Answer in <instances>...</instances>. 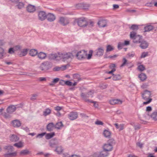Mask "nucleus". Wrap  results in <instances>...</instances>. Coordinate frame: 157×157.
<instances>
[{"instance_id": "f257e3e1", "label": "nucleus", "mask_w": 157, "mask_h": 157, "mask_svg": "<svg viewBox=\"0 0 157 157\" xmlns=\"http://www.w3.org/2000/svg\"><path fill=\"white\" fill-rule=\"evenodd\" d=\"M93 53V51L90 50L89 52V53L87 55L86 51L82 50L77 52L76 56L77 59L79 60L84 59L86 57L88 59H90L92 57Z\"/></svg>"}, {"instance_id": "f03ea898", "label": "nucleus", "mask_w": 157, "mask_h": 157, "mask_svg": "<svg viewBox=\"0 0 157 157\" xmlns=\"http://www.w3.org/2000/svg\"><path fill=\"white\" fill-rule=\"evenodd\" d=\"M77 25L81 28L86 27L88 25V22L86 19L84 17L78 18L75 20Z\"/></svg>"}, {"instance_id": "7ed1b4c3", "label": "nucleus", "mask_w": 157, "mask_h": 157, "mask_svg": "<svg viewBox=\"0 0 157 157\" xmlns=\"http://www.w3.org/2000/svg\"><path fill=\"white\" fill-rule=\"evenodd\" d=\"M74 57L72 53L70 52L59 53V57L60 60H62L63 61H67L70 59H72Z\"/></svg>"}, {"instance_id": "20e7f679", "label": "nucleus", "mask_w": 157, "mask_h": 157, "mask_svg": "<svg viewBox=\"0 0 157 157\" xmlns=\"http://www.w3.org/2000/svg\"><path fill=\"white\" fill-rule=\"evenodd\" d=\"M5 148L8 150V152L4 154V155L5 157H14L15 156L17 155V153L16 152H10V150H12L13 149V147L12 146H7L5 147Z\"/></svg>"}, {"instance_id": "39448f33", "label": "nucleus", "mask_w": 157, "mask_h": 157, "mask_svg": "<svg viewBox=\"0 0 157 157\" xmlns=\"http://www.w3.org/2000/svg\"><path fill=\"white\" fill-rule=\"evenodd\" d=\"M51 67V63L50 62L46 61L42 63L39 67V68L41 71L45 72Z\"/></svg>"}, {"instance_id": "423d86ee", "label": "nucleus", "mask_w": 157, "mask_h": 157, "mask_svg": "<svg viewBox=\"0 0 157 157\" xmlns=\"http://www.w3.org/2000/svg\"><path fill=\"white\" fill-rule=\"evenodd\" d=\"M103 150L101 151H103L108 155V152L111 151L113 148V146L111 143H107L104 144L102 146Z\"/></svg>"}, {"instance_id": "0eeeda50", "label": "nucleus", "mask_w": 157, "mask_h": 157, "mask_svg": "<svg viewBox=\"0 0 157 157\" xmlns=\"http://www.w3.org/2000/svg\"><path fill=\"white\" fill-rule=\"evenodd\" d=\"M47 13L45 11H40L38 13V19L41 21H43L46 19Z\"/></svg>"}, {"instance_id": "6e6552de", "label": "nucleus", "mask_w": 157, "mask_h": 157, "mask_svg": "<svg viewBox=\"0 0 157 157\" xmlns=\"http://www.w3.org/2000/svg\"><path fill=\"white\" fill-rule=\"evenodd\" d=\"M143 98L144 100H147L151 98V93L149 91L147 90L145 91L142 94Z\"/></svg>"}, {"instance_id": "1a4fd4ad", "label": "nucleus", "mask_w": 157, "mask_h": 157, "mask_svg": "<svg viewBox=\"0 0 157 157\" xmlns=\"http://www.w3.org/2000/svg\"><path fill=\"white\" fill-rule=\"evenodd\" d=\"M59 22L63 25H66L69 23V21L66 18L63 17H60Z\"/></svg>"}, {"instance_id": "9d476101", "label": "nucleus", "mask_w": 157, "mask_h": 157, "mask_svg": "<svg viewBox=\"0 0 157 157\" xmlns=\"http://www.w3.org/2000/svg\"><path fill=\"white\" fill-rule=\"evenodd\" d=\"M69 119L71 121H73L76 119L78 117L77 113L76 112H71L68 115Z\"/></svg>"}, {"instance_id": "9b49d317", "label": "nucleus", "mask_w": 157, "mask_h": 157, "mask_svg": "<svg viewBox=\"0 0 157 157\" xmlns=\"http://www.w3.org/2000/svg\"><path fill=\"white\" fill-rule=\"evenodd\" d=\"M111 132L108 129H104L103 132V135L105 138H110L111 137Z\"/></svg>"}, {"instance_id": "f8f14e48", "label": "nucleus", "mask_w": 157, "mask_h": 157, "mask_svg": "<svg viewBox=\"0 0 157 157\" xmlns=\"http://www.w3.org/2000/svg\"><path fill=\"white\" fill-rule=\"evenodd\" d=\"M81 97L84 99L86 101L92 102L94 104V106L96 108H97L98 106V104H97L96 102L95 101H90L88 99L86 98V96L85 95V94L83 93H82L81 94Z\"/></svg>"}, {"instance_id": "ddd939ff", "label": "nucleus", "mask_w": 157, "mask_h": 157, "mask_svg": "<svg viewBox=\"0 0 157 157\" xmlns=\"http://www.w3.org/2000/svg\"><path fill=\"white\" fill-rule=\"evenodd\" d=\"M46 17V19L49 21H53L56 19L55 16L52 13H49L47 14Z\"/></svg>"}, {"instance_id": "4468645a", "label": "nucleus", "mask_w": 157, "mask_h": 157, "mask_svg": "<svg viewBox=\"0 0 157 157\" xmlns=\"http://www.w3.org/2000/svg\"><path fill=\"white\" fill-rule=\"evenodd\" d=\"M107 156V153L103 151H100L98 153H94L93 155V157H106Z\"/></svg>"}, {"instance_id": "2eb2a0df", "label": "nucleus", "mask_w": 157, "mask_h": 157, "mask_svg": "<svg viewBox=\"0 0 157 157\" xmlns=\"http://www.w3.org/2000/svg\"><path fill=\"white\" fill-rule=\"evenodd\" d=\"M76 6L78 8H82L84 9H88L90 6L89 4L84 3H79L76 5Z\"/></svg>"}, {"instance_id": "dca6fc26", "label": "nucleus", "mask_w": 157, "mask_h": 157, "mask_svg": "<svg viewBox=\"0 0 157 157\" xmlns=\"http://www.w3.org/2000/svg\"><path fill=\"white\" fill-rule=\"evenodd\" d=\"M11 124L14 127L18 128L21 126V123L19 120H15L12 121Z\"/></svg>"}, {"instance_id": "f3484780", "label": "nucleus", "mask_w": 157, "mask_h": 157, "mask_svg": "<svg viewBox=\"0 0 157 157\" xmlns=\"http://www.w3.org/2000/svg\"><path fill=\"white\" fill-rule=\"evenodd\" d=\"M59 53H52L50 54L49 56V58L50 59H56V60H59L60 59L59 57Z\"/></svg>"}, {"instance_id": "a211bd4d", "label": "nucleus", "mask_w": 157, "mask_h": 157, "mask_svg": "<svg viewBox=\"0 0 157 157\" xmlns=\"http://www.w3.org/2000/svg\"><path fill=\"white\" fill-rule=\"evenodd\" d=\"M109 103L111 105H114L117 104H121L122 101L119 99H111L109 101Z\"/></svg>"}, {"instance_id": "6ab92c4d", "label": "nucleus", "mask_w": 157, "mask_h": 157, "mask_svg": "<svg viewBox=\"0 0 157 157\" xmlns=\"http://www.w3.org/2000/svg\"><path fill=\"white\" fill-rule=\"evenodd\" d=\"M104 50L103 48L100 47L96 51L95 55L98 56H100L103 55Z\"/></svg>"}, {"instance_id": "aec40b11", "label": "nucleus", "mask_w": 157, "mask_h": 157, "mask_svg": "<svg viewBox=\"0 0 157 157\" xmlns=\"http://www.w3.org/2000/svg\"><path fill=\"white\" fill-rule=\"evenodd\" d=\"M16 109V107L14 105L9 106L7 108L6 111L9 113H12L14 112Z\"/></svg>"}, {"instance_id": "412c9836", "label": "nucleus", "mask_w": 157, "mask_h": 157, "mask_svg": "<svg viewBox=\"0 0 157 157\" xmlns=\"http://www.w3.org/2000/svg\"><path fill=\"white\" fill-rule=\"evenodd\" d=\"M27 10L28 12L32 13L34 12L36 10L35 6L31 4H29L26 7Z\"/></svg>"}, {"instance_id": "4be33fe9", "label": "nucleus", "mask_w": 157, "mask_h": 157, "mask_svg": "<svg viewBox=\"0 0 157 157\" xmlns=\"http://www.w3.org/2000/svg\"><path fill=\"white\" fill-rule=\"evenodd\" d=\"M130 37L131 38L133 39L134 40L135 39H139L140 40V36L139 35H137L136 33L134 32H132L130 33Z\"/></svg>"}, {"instance_id": "5701e85b", "label": "nucleus", "mask_w": 157, "mask_h": 157, "mask_svg": "<svg viewBox=\"0 0 157 157\" xmlns=\"http://www.w3.org/2000/svg\"><path fill=\"white\" fill-rule=\"evenodd\" d=\"M98 24L99 27H103L106 26V22L104 20H99L98 23Z\"/></svg>"}, {"instance_id": "b1692460", "label": "nucleus", "mask_w": 157, "mask_h": 157, "mask_svg": "<svg viewBox=\"0 0 157 157\" xmlns=\"http://www.w3.org/2000/svg\"><path fill=\"white\" fill-rule=\"evenodd\" d=\"M37 55L38 58L40 59H45L47 56L46 53L43 52H40L38 53Z\"/></svg>"}, {"instance_id": "393cba45", "label": "nucleus", "mask_w": 157, "mask_h": 157, "mask_svg": "<svg viewBox=\"0 0 157 157\" xmlns=\"http://www.w3.org/2000/svg\"><path fill=\"white\" fill-rule=\"evenodd\" d=\"M51 109L49 108H46L43 112V115L46 117L50 115L51 113Z\"/></svg>"}, {"instance_id": "a878e982", "label": "nucleus", "mask_w": 157, "mask_h": 157, "mask_svg": "<svg viewBox=\"0 0 157 157\" xmlns=\"http://www.w3.org/2000/svg\"><path fill=\"white\" fill-rule=\"evenodd\" d=\"M46 127L48 130L51 131L52 130L53 128H55V124L51 122L48 124L47 125Z\"/></svg>"}, {"instance_id": "bb28decb", "label": "nucleus", "mask_w": 157, "mask_h": 157, "mask_svg": "<svg viewBox=\"0 0 157 157\" xmlns=\"http://www.w3.org/2000/svg\"><path fill=\"white\" fill-rule=\"evenodd\" d=\"M30 153V151L28 150L25 149L21 151L19 153V154L21 156H24L29 154Z\"/></svg>"}, {"instance_id": "cd10ccee", "label": "nucleus", "mask_w": 157, "mask_h": 157, "mask_svg": "<svg viewBox=\"0 0 157 157\" xmlns=\"http://www.w3.org/2000/svg\"><path fill=\"white\" fill-rule=\"evenodd\" d=\"M140 44V47L142 49L146 48L148 47V44L145 41L143 40Z\"/></svg>"}, {"instance_id": "c85d7f7f", "label": "nucleus", "mask_w": 157, "mask_h": 157, "mask_svg": "<svg viewBox=\"0 0 157 157\" xmlns=\"http://www.w3.org/2000/svg\"><path fill=\"white\" fill-rule=\"evenodd\" d=\"M154 29L153 26L151 25H147L144 27V32H149L152 30Z\"/></svg>"}, {"instance_id": "c756f323", "label": "nucleus", "mask_w": 157, "mask_h": 157, "mask_svg": "<svg viewBox=\"0 0 157 157\" xmlns=\"http://www.w3.org/2000/svg\"><path fill=\"white\" fill-rule=\"evenodd\" d=\"M58 144V142L57 140L55 139L52 140L50 142V146L52 147H54Z\"/></svg>"}, {"instance_id": "7c9ffc66", "label": "nucleus", "mask_w": 157, "mask_h": 157, "mask_svg": "<svg viewBox=\"0 0 157 157\" xmlns=\"http://www.w3.org/2000/svg\"><path fill=\"white\" fill-rule=\"evenodd\" d=\"M38 54L37 51L35 49H32L29 51V54L32 56H34Z\"/></svg>"}, {"instance_id": "2f4dec72", "label": "nucleus", "mask_w": 157, "mask_h": 157, "mask_svg": "<svg viewBox=\"0 0 157 157\" xmlns=\"http://www.w3.org/2000/svg\"><path fill=\"white\" fill-rule=\"evenodd\" d=\"M55 151H56L57 154H60L63 153V149L61 146H59L56 148Z\"/></svg>"}, {"instance_id": "473e14b6", "label": "nucleus", "mask_w": 157, "mask_h": 157, "mask_svg": "<svg viewBox=\"0 0 157 157\" xmlns=\"http://www.w3.org/2000/svg\"><path fill=\"white\" fill-rule=\"evenodd\" d=\"M10 140L11 141L16 142L19 140V138L17 136L13 135L10 137Z\"/></svg>"}, {"instance_id": "72a5a7b5", "label": "nucleus", "mask_w": 157, "mask_h": 157, "mask_svg": "<svg viewBox=\"0 0 157 157\" xmlns=\"http://www.w3.org/2000/svg\"><path fill=\"white\" fill-rule=\"evenodd\" d=\"M28 50V49L27 48L23 49L19 54V56L20 57H22L25 56L27 54Z\"/></svg>"}, {"instance_id": "f704fd0d", "label": "nucleus", "mask_w": 157, "mask_h": 157, "mask_svg": "<svg viewBox=\"0 0 157 157\" xmlns=\"http://www.w3.org/2000/svg\"><path fill=\"white\" fill-rule=\"evenodd\" d=\"M94 91L93 90H89L86 94V98H87V97H93V95L94 94Z\"/></svg>"}, {"instance_id": "c9c22d12", "label": "nucleus", "mask_w": 157, "mask_h": 157, "mask_svg": "<svg viewBox=\"0 0 157 157\" xmlns=\"http://www.w3.org/2000/svg\"><path fill=\"white\" fill-rule=\"evenodd\" d=\"M16 6L18 9H21L24 7L25 4L22 2H20L17 4Z\"/></svg>"}, {"instance_id": "e433bc0d", "label": "nucleus", "mask_w": 157, "mask_h": 157, "mask_svg": "<svg viewBox=\"0 0 157 157\" xmlns=\"http://www.w3.org/2000/svg\"><path fill=\"white\" fill-rule=\"evenodd\" d=\"M55 126V128L59 129L63 127V124L62 122H59L57 123Z\"/></svg>"}, {"instance_id": "4c0bfd02", "label": "nucleus", "mask_w": 157, "mask_h": 157, "mask_svg": "<svg viewBox=\"0 0 157 157\" xmlns=\"http://www.w3.org/2000/svg\"><path fill=\"white\" fill-rule=\"evenodd\" d=\"M139 77L140 80L144 81L147 78V76L144 73H141L139 75Z\"/></svg>"}, {"instance_id": "58836bf2", "label": "nucleus", "mask_w": 157, "mask_h": 157, "mask_svg": "<svg viewBox=\"0 0 157 157\" xmlns=\"http://www.w3.org/2000/svg\"><path fill=\"white\" fill-rule=\"evenodd\" d=\"M121 78V77L120 75H114L113 74V79L115 81L118 80Z\"/></svg>"}, {"instance_id": "ea45409f", "label": "nucleus", "mask_w": 157, "mask_h": 157, "mask_svg": "<svg viewBox=\"0 0 157 157\" xmlns=\"http://www.w3.org/2000/svg\"><path fill=\"white\" fill-rule=\"evenodd\" d=\"M116 128L118 129L119 131H121L124 129V125L123 124H120L118 125L117 123L114 124Z\"/></svg>"}, {"instance_id": "a19ab883", "label": "nucleus", "mask_w": 157, "mask_h": 157, "mask_svg": "<svg viewBox=\"0 0 157 157\" xmlns=\"http://www.w3.org/2000/svg\"><path fill=\"white\" fill-rule=\"evenodd\" d=\"M59 80V78H54L52 81L49 83V85L50 86H53Z\"/></svg>"}, {"instance_id": "79ce46f5", "label": "nucleus", "mask_w": 157, "mask_h": 157, "mask_svg": "<svg viewBox=\"0 0 157 157\" xmlns=\"http://www.w3.org/2000/svg\"><path fill=\"white\" fill-rule=\"evenodd\" d=\"M151 118L155 121L157 120V112L153 113L151 115Z\"/></svg>"}, {"instance_id": "37998d69", "label": "nucleus", "mask_w": 157, "mask_h": 157, "mask_svg": "<svg viewBox=\"0 0 157 157\" xmlns=\"http://www.w3.org/2000/svg\"><path fill=\"white\" fill-rule=\"evenodd\" d=\"M14 146L18 148H21L23 147V143L21 141H20L18 143H16L14 144Z\"/></svg>"}, {"instance_id": "c03bdc74", "label": "nucleus", "mask_w": 157, "mask_h": 157, "mask_svg": "<svg viewBox=\"0 0 157 157\" xmlns=\"http://www.w3.org/2000/svg\"><path fill=\"white\" fill-rule=\"evenodd\" d=\"M55 135L54 132H52L47 134L46 136V138L47 139H49Z\"/></svg>"}, {"instance_id": "a18cd8bd", "label": "nucleus", "mask_w": 157, "mask_h": 157, "mask_svg": "<svg viewBox=\"0 0 157 157\" xmlns=\"http://www.w3.org/2000/svg\"><path fill=\"white\" fill-rule=\"evenodd\" d=\"M4 51V49L0 47V59L2 58L3 57Z\"/></svg>"}, {"instance_id": "49530a36", "label": "nucleus", "mask_w": 157, "mask_h": 157, "mask_svg": "<svg viewBox=\"0 0 157 157\" xmlns=\"http://www.w3.org/2000/svg\"><path fill=\"white\" fill-rule=\"evenodd\" d=\"M140 40L139 39H135L133 41V43H140L143 40L142 36H140Z\"/></svg>"}, {"instance_id": "de8ad7c7", "label": "nucleus", "mask_w": 157, "mask_h": 157, "mask_svg": "<svg viewBox=\"0 0 157 157\" xmlns=\"http://www.w3.org/2000/svg\"><path fill=\"white\" fill-rule=\"evenodd\" d=\"M114 49V48L113 46L110 45H108L106 47V52H108L112 51Z\"/></svg>"}, {"instance_id": "09e8293b", "label": "nucleus", "mask_w": 157, "mask_h": 157, "mask_svg": "<svg viewBox=\"0 0 157 157\" xmlns=\"http://www.w3.org/2000/svg\"><path fill=\"white\" fill-rule=\"evenodd\" d=\"M14 48L15 51H20L22 49V47L20 45H17L15 46Z\"/></svg>"}, {"instance_id": "8fccbe9b", "label": "nucleus", "mask_w": 157, "mask_h": 157, "mask_svg": "<svg viewBox=\"0 0 157 157\" xmlns=\"http://www.w3.org/2000/svg\"><path fill=\"white\" fill-rule=\"evenodd\" d=\"M38 95L37 94H33L32 95L30 98L31 100L32 101H34L36 100V97Z\"/></svg>"}, {"instance_id": "3c124183", "label": "nucleus", "mask_w": 157, "mask_h": 157, "mask_svg": "<svg viewBox=\"0 0 157 157\" xmlns=\"http://www.w3.org/2000/svg\"><path fill=\"white\" fill-rule=\"evenodd\" d=\"M138 70L140 71H143L145 70V68L144 65H140L138 66Z\"/></svg>"}, {"instance_id": "603ef678", "label": "nucleus", "mask_w": 157, "mask_h": 157, "mask_svg": "<svg viewBox=\"0 0 157 157\" xmlns=\"http://www.w3.org/2000/svg\"><path fill=\"white\" fill-rule=\"evenodd\" d=\"M138 28V25H133L130 27V29L132 30L137 29Z\"/></svg>"}, {"instance_id": "864d4df0", "label": "nucleus", "mask_w": 157, "mask_h": 157, "mask_svg": "<svg viewBox=\"0 0 157 157\" xmlns=\"http://www.w3.org/2000/svg\"><path fill=\"white\" fill-rule=\"evenodd\" d=\"M14 49L13 48H11L9 49L8 52L10 54H13L15 52Z\"/></svg>"}, {"instance_id": "5fc2aeb1", "label": "nucleus", "mask_w": 157, "mask_h": 157, "mask_svg": "<svg viewBox=\"0 0 157 157\" xmlns=\"http://www.w3.org/2000/svg\"><path fill=\"white\" fill-rule=\"evenodd\" d=\"M124 45L123 43H119L118 44L117 47L119 49H122L124 46Z\"/></svg>"}, {"instance_id": "6e6d98bb", "label": "nucleus", "mask_w": 157, "mask_h": 157, "mask_svg": "<svg viewBox=\"0 0 157 157\" xmlns=\"http://www.w3.org/2000/svg\"><path fill=\"white\" fill-rule=\"evenodd\" d=\"M95 124L98 125H103V122L99 120H97L95 122Z\"/></svg>"}, {"instance_id": "4d7b16f0", "label": "nucleus", "mask_w": 157, "mask_h": 157, "mask_svg": "<svg viewBox=\"0 0 157 157\" xmlns=\"http://www.w3.org/2000/svg\"><path fill=\"white\" fill-rule=\"evenodd\" d=\"M109 68L111 69V70H114V71H116L115 68L116 67V65L115 64H112L109 66Z\"/></svg>"}, {"instance_id": "13d9d810", "label": "nucleus", "mask_w": 157, "mask_h": 157, "mask_svg": "<svg viewBox=\"0 0 157 157\" xmlns=\"http://www.w3.org/2000/svg\"><path fill=\"white\" fill-rule=\"evenodd\" d=\"M65 85L69 86H71L72 85V83L71 82L67 80L65 81Z\"/></svg>"}, {"instance_id": "bf43d9fd", "label": "nucleus", "mask_w": 157, "mask_h": 157, "mask_svg": "<svg viewBox=\"0 0 157 157\" xmlns=\"http://www.w3.org/2000/svg\"><path fill=\"white\" fill-rule=\"evenodd\" d=\"M152 100V99L147 100H146V101L143 102V104L144 105L148 104L150 103L151 101Z\"/></svg>"}, {"instance_id": "052dcab7", "label": "nucleus", "mask_w": 157, "mask_h": 157, "mask_svg": "<svg viewBox=\"0 0 157 157\" xmlns=\"http://www.w3.org/2000/svg\"><path fill=\"white\" fill-rule=\"evenodd\" d=\"M46 134V133H43L40 134H38L36 136V138H42Z\"/></svg>"}, {"instance_id": "680f3d73", "label": "nucleus", "mask_w": 157, "mask_h": 157, "mask_svg": "<svg viewBox=\"0 0 157 157\" xmlns=\"http://www.w3.org/2000/svg\"><path fill=\"white\" fill-rule=\"evenodd\" d=\"M123 63L121 65V67H122L123 66H124L125 64H126L127 63V60L125 58H124L123 59Z\"/></svg>"}, {"instance_id": "e2e57ef3", "label": "nucleus", "mask_w": 157, "mask_h": 157, "mask_svg": "<svg viewBox=\"0 0 157 157\" xmlns=\"http://www.w3.org/2000/svg\"><path fill=\"white\" fill-rule=\"evenodd\" d=\"M147 54H148V53L147 52H143V53H142V54L141 56H140L141 58H143L145 57H146V56H147Z\"/></svg>"}, {"instance_id": "0e129e2a", "label": "nucleus", "mask_w": 157, "mask_h": 157, "mask_svg": "<svg viewBox=\"0 0 157 157\" xmlns=\"http://www.w3.org/2000/svg\"><path fill=\"white\" fill-rule=\"evenodd\" d=\"M135 55V53L134 52L128 53V56L129 57H133Z\"/></svg>"}, {"instance_id": "69168bd1", "label": "nucleus", "mask_w": 157, "mask_h": 157, "mask_svg": "<svg viewBox=\"0 0 157 157\" xmlns=\"http://www.w3.org/2000/svg\"><path fill=\"white\" fill-rule=\"evenodd\" d=\"M62 109V107L59 106H57L55 108V110L57 111H59L60 110Z\"/></svg>"}, {"instance_id": "338daca9", "label": "nucleus", "mask_w": 157, "mask_h": 157, "mask_svg": "<svg viewBox=\"0 0 157 157\" xmlns=\"http://www.w3.org/2000/svg\"><path fill=\"white\" fill-rule=\"evenodd\" d=\"M59 83L61 85H65V81L63 80H61L59 82Z\"/></svg>"}, {"instance_id": "774afa93", "label": "nucleus", "mask_w": 157, "mask_h": 157, "mask_svg": "<svg viewBox=\"0 0 157 157\" xmlns=\"http://www.w3.org/2000/svg\"><path fill=\"white\" fill-rule=\"evenodd\" d=\"M136 145L139 147L141 148L143 147V144L141 142H139L136 143Z\"/></svg>"}]
</instances>
